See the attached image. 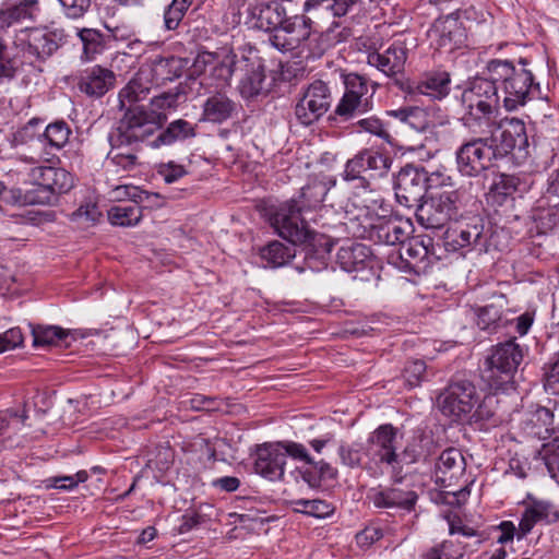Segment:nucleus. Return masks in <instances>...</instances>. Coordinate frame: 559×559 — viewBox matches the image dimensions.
Masks as SVG:
<instances>
[{
    "label": "nucleus",
    "mask_w": 559,
    "mask_h": 559,
    "mask_svg": "<svg viewBox=\"0 0 559 559\" xmlns=\"http://www.w3.org/2000/svg\"><path fill=\"white\" fill-rule=\"evenodd\" d=\"M473 183L462 185L455 190L443 191L420 202L416 217L425 228H441L449 221L463 218L467 207L478 210L480 203L472 192Z\"/></svg>",
    "instance_id": "f257e3e1"
},
{
    "label": "nucleus",
    "mask_w": 559,
    "mask_h": 559,
    "mask_svg": "<svg viewBox=\"0 0 559 559\" xmlns=\"http://www.w3.org/2000/svg\"><path fill=\"white\" fill-rule=\"evenodd\" d=\"M463 124L474 132L493 124L499 110V95L492 79L475 78L461 95Z\"/></svg>",
    "instance_id": "f03ea898"
},
{
    "label": "nucleus",
    "mask_w": 559,
    "mask_h": 559,
    "mask_svg": "<svg viewBox=\"0 0 559 559\" xmlns=\"http://www.w3.org/2000/svg\"><path fill=\"white\" fill-rule=\"evenodd\" d=\"M487 72L493 84L502 83L503 106L508 111L516 110L525 105L533 90L539 87L538 84L534 85L533 74L530 70L518 69L508 60H490L487 64Z\"/></svg>",
    "instance_id": "7ed1b4c3"
},
{
    "label": "nucleus",
    "mask_w": 559,
    "mask_h": 559,
    "mask_svg": "<svg viewBox=\"0 0 559 559\" xmlns=\"http://www.w3.org/2000/svg\"><path fill=\"white\" fill-rule=\"evenodd\" d=\"M67 41L64 31L48 26L20 29L14 37L17 55L29 64H41L51 58Z\"/></svg>",
    "instance_id": "20e7f679"
},
{
    "label": "nucleus",
    "mask_w": 559,
    "mask_h": 559,
    "mask_svg": "<svg viewBox=\"0 0 559 559\" xmlns=\"http://www.w3.org/2000/svg\"><path fill=\"white\" fill-rule=\"evenodd\" d=\"M167 120L165 112L145 106L128 107L117 128L119 145H138L151 138Z\"/></svg>",
    "instance_id": "39448f33"
},
{
    "label": "nucleus",
    "mask_w": 559,
    "mask_h": 559,
    "mask_svg": "<svg viewBox=\"0 0 559 559\" xmlns=\"http://www.w3.org/2000/svg\"><path fill=\"white\" fill-rule=\"evenodd\" d=\"M523 358V348L514 340L499 343L486 359L484 378L491 386L499 388L513 378Z\"/></svg>",
    "instance_id": "423d86ee"
},
{
    "label": "nucleus",
    "mask_w": 559,
    "mask_h": 559,
    "mask_svg": "<svg viewBox=\"0 0 559 559\" xmlns=\"http://www.w3.org/2000/svg\"><path fill=\"white\" fill-rule=\"evenodd\" d=\"M485 130H487L485 135L495 153L496 159L512 152H516L518 157L526 156L528 139L522 120L512 118L500 124L495 121L492 126L485 127Z\"/></svg>",
    "instance_id": "0eeeda50"
},
{
    "label": "nucleus",
    "mask_w": 559,
    "mask_h": 559,
    "mask_svg": "<svg viewBox=\"0 0 559 559\" xmlns=\"http://www.w3.org/2000/svg\"><path fill=\"white\" fill-rule=\"evenodd\" d=\"M392 160L386 155L374 150H362L345 164L343 179L356 181L364 189L370 186V180L385 176Z\"/></svg>",
    "instance_id": "6e6552de"
},
{
    "label": "nucleus",
    "mask_w": 559,
    "mask_h": 559,
    "mask_svg": "<svg viewBox=\"0 0 559 559\" xmlns=\"http://www.w3.org/2000/svg\"><path fill=\"white\" fill-rule=\"evenodd\" d=\"M478 401L477 390L467 379L453 380L437 397L442 414L456 420H465Z\"/></svg>",
    "instance_id": "1a4fd4ad"
},
{
    "label": "nucleus",
    "mask_w": 559,
    "mask_h": 559,
    "mask_svg": "<svg viewBox=\"0 0 559 559\" xmlns=\"http://www.w3.org/2000/svg\"><path fill=\"white\" fill-rule=\"evenodd\" d=\"M302 206L296 199L283 203L271 218L272 226L277 234L293 245L308 243L313 235L306 221L301 218Z\"/></svg>",
    "instance_id": "9d476101"
},
{
    "label": "nucleus",
    "mask_w": 559,
    "mask_h": 559,
    "mask_svg": "<svg viewBox=\"0 0 559 559\" xmlns=\"http://www.w3.org/2000/svg\"><path fill=\"white\" fill-rule=\"evenodd\" d=\"M493 159L495 153L486 135L464 142L455 152L456 168L466 177L479 176L491 166Z\"/></svg>",
    "instance_id": "9b49d317"
},
{
    "label": "nucleus",
    "mask_w": 559,
    "mask_h": 559,
    "mask_svg": "<svg viewBox=\"0 0 559 559\" xmlns=\"http://www.w3.org/2000/svg\"><path fill=\"white\" fill-rule=\"evenodd\" d=\"M332 95L323 81L310 83L295 106V118L302 126H311L323 117L331 107Z\"/></svg>",
    "instance_id": "f8f14e48"
},
{
    "label": "nucleus",
    "mask_w": 559,
    "mask_h": 559,
    "mask_svg": "<svg viewBox=\"0 0 559 559\" xmlns=\"http://www.w3.org/2000/svg\"><path fill=\"white\" fill-rule=\"evenodd\" d=\"M236 55L229 49L215 52L203 51L197 56L191 69L192 74L204 75L216 87L229 82L236 64Z\"/></svg>",
    "instance_id": "ddd939ff"
},
{
    "label": "nucleus",
    "mask_w": 559,
    "mask_h": 559,
    "mask_svg": "<svg viewBox=\"0 0 559 559\" xmlns=\"http://www.w3.org/2000/svg\"><path fill=\"white\" fill-rule=\"evenodd\" d=\"M28 177L41 193L29 199L33 203H49L53 195L66 193L73 187L72 175L63 168L37 166L31 169Z\"/></svg>",
    "instance_id": "4468645a"
},
{
    "label": "nucleus",
    "mask_w": 559,
    "mask_h": 559,
    "mask_svg": "<svg viewBox=\"0 0 559 559\" xmlns=\"http://www.w3.org/2000/svg\"><path fill=\"white\" fill-rule=\"evenodd\" d=\"M454 226L449 227L444 235V246L448 251H457L466 247H485L484 219L478 214L465 216L455 221Z\"/></svg>",
    "instance_id": "2eb2a0df"
},
{
    "label": "nucleus",
    "mask_w": 559,
    "mask_h": 559,
    "mask_svg": "<svg viewBox=\"0 0 559 559\" xmlns=\"http://www.w3.org/2000/svg\"><path fill=\"white\" fill-rule=\"evenodd\" d=\"M427 171L413 165L403 167L395 179L397 202L408 209L417 207L427 191Z\"/></svg>",
    "instance_id": "dca6fc26"
},
{
    "label": "nucleus",
    "mask_w": 559,
    "mask_h": 559,
    "mask_svg": "<svg viewBox=\"0 0 559 559\" xmlns=\"http://www.w3.org/2000/svg\"><path fill=\"white\" fill-rule=\"evenodd\" d=\"M350 36V28L342 26L340 22H333L324 32L313 31L312 26H309V35L305 36L296 56L306 59L321 58L329 49L346 41Z\"/></svg>",
    "instance_id": "f3484780"
},
{
    "label": "nucleus",
    "mask_w": 559,
    "mask_h": 559,
    "mask_svg": "<svg viewBox=\"0 0 559 559\" xmlns=\"http://www.w3.org/2000/svg\"><path fill=\"white\" fill-rule=\"evenodd\" d=\"M309 26H312L310 17L306 15L290 16L280 28H276L274 34H271L269 40L277 50L296 55L305 36L309 35Z\"/></svg>",
    "instance_id": "a211bd4d"
},
{
    "label": "nucleus",
    "mask_w": 559,
    "mask_h": 559,
    "mask_svg": "<svg viewBox=\"0 0 559 559\" xmlns=\"http://www.w3.org/2000/svg\"><path fill=\"white\" fill-rule=\"evenodd\" d=\"M389 115L417 132H424L449 122L448 117L442 115L441 110L436 107L405 106L389 111Z\"/></svg>",
    "instance_id": "6ab92c4d"
},
{
    "label": "nucleus",
    "mask_w": 559,
    "mask_h": 559,
    "mask_svg": "<svg viewBox=\"0 0 559 559\" xmlns=\"http://www.w3.org/2000/svg\"><path fill=\"white\" fill-rule=\"evenodd\" d=\"M466 461L459 449L448 448L441 452L435 467L436 483L444 488L453 487L464 476Z\"/></svg>",
    "instance_id": "aec40b11"
},
{
    "label": "nucleus",
    "mask_w": 559,
    "mask_h": 559,
    "mask_svg": "<svg viewBox=\"0 0 559 559\" xmlns=\"http://www.w3.org/2000/svg\"><path fill=\"white\" fill-rule=\"evenodd\" d=\"M367 497L376 508L402 509L408 512L414 509L418 498L415 491L395 484L391 487L371 488Z\"/></svg>",
    "instance_id": "412c9836"
},
{
    "label": "nucleus",
    "mask_w": 559,
    "mask_h": 559,
    "mask_svg": "<svg viewBox=\"0 0 559 559\" xmlns=\"http://www.w3.org/2000/svg\"><path fill=\"white\" fill-rule=\"evenodd\" d=\"M284 451L277 443H265L258 447L254 471L269 480H280L285 471Z\"/></svg>",
    "instance_id": "4be33fe9"
},
{
    "label": "nucleus",
    "mask_w": 559,
    "mask_h": 559,
    "mask_svg": "<svg viewBox=\"0 0 559 559\" xmlns=\"http://www.w3.org/2000/svg\"><path fill=\"white\" fill-rule=\"evenodd\" d=\"M413 231L409 221L389 219L370 224L369 238L386 246L404 245Z\"/></svg>",
    "instance_id": "5701e85b"
},
{
    "label": "nucleus",
    "mask_w": 559,
    "mask_h": 559,
    "mask_svg": "<svg viewBox=\"0 0 559 559\" xmlns=\"http://www.w3.org/2000/svg\"><path fill=\"white\" fill-rule=\"evenodd\" d=\"M116 84V74L108 68L94 66L86 69L78 83L79 90L90 97L100 98Z\"/></svg>",
    "instance_id": "b1692460"
},
{
    "label": "nucleus",
    "mask_w": 559,
    "mask_h": 559,
    "mask_svg": "<svg viewBox=\"0 0 559 559\" xmlns=\"http://www.w3.org/2000/svg\"><path fill=\"white\" fill-rule=\"evenodd\" d=\"M370 447L368 453L378 459L381 463H386L395 467L397 457L396 452V429L391 425L380 426L369 438Z\"/></svg>",
    "instance_id": "393cba45"
},
{
    "label": "nucleus",
    "mask_w": 559,
    "mask_h": 559,
    "mask_svg": "<svg viewBox=\"0 0 559 559\" xmlns=\"http://www.w3.org/2000/svg\"><path fill=\"white\" fill-rule=\"evenodd\" d=\"M154 82L150 76V71L141 67L134 76L122 87L118 94L119 108L121 110L147 97Z\"/></svg>",
    "instance_id": "a878e982"
},
{
    "label": "nucleus",
    "mask_w": 559,
    "mask_h": 559,
    "mask_svg": "<svg viewBox=\"0 0 559 559\" xmlns=\"http://www.w3.org/2000/svg\"><path fill=\"white\" fill-rule=\"evenodd\" d=\"M406 59V49L402 46L392 45L383 52L373 51L368 53L367 62L391 78L403 72Z\"/></svg>",
    "instance_id": "bb28decb"
},
{
    "label": "nucleus",
    "mask_w": 559,
    "mask_h": 559,
    "mask_svg": "<svg viewBox=\"0 0 559 559\" xmlns=\"http://www.w3.org/2000/svg\"><path fill=\"white\" fill-rule=\"evenodd\" d=\"M524 511L522 513L518 538L521 539L532 532L533 527L540 522H548L552 504L547 500L536 499L532 496L522 501Z\"/></svg>",
    "instance_id": "cd10ccee"
},
{
    "label": "nucleus",
    "mask_w": 559,
    "mask_h": 559,
    "mask_svg": "<svg viewBox=\"0 0 559 559\" xmlns=\"http://www.w3.org/2000/svg\"><path fill=\"white\" fill-rule=\"evenodd\" d=\"M41 13L39 0H16L0 10V25L9 28L14 24L37 21Z\"/></svg>",
    "instance_id": "c85d7f7f"
},
{
    "label": "nucleus",
    "mask_w": 559,
    "mask_h": 559,
    "mask_svg": "<svg viewBox=\"0 0 559 559\" xmlns=\"http://www.w3.org/2000/svg\"><path fill=\"white\" fill-rule=\"evenodd\" d=\"M432 246V239H420L418 237H414L412 239L408 238L402 245L399 254L396 257L392 255L391 262L396 264V260H401L403 267H416L423 264V267L429 264L430 250L429 247Z\"/></svg>",
    "instance_id": "c756f323"
},
{
    "label": "nucleus",
    "mask_w": 559,
    "mask_h": 559,
    "mask_svg": "<svg viewBox=\"0 0 559 559\" xmlns=\"http://www.w3.org/2000/svg\"><path fill=\"white\" fill-rule=\"evenodd\" d=\"M188 64V59L169 56L155 58L150 66H144V68L150 71L153 82L159 85L180 78Z\"/></svg>",
    "instance_id": "7c9ffc66"
},
{
    "label": "nucleus",
    "mask_w": 559,
    "mask_h": 559,
    "mask_svg": "<svg viewBox=\"0 0 559 559\" xmlns=\"http://www.w3.org/2000/svg\"><path fill=\"white\" fill-rule=\"evenodd\" d=\"M433 33L438 36L437 43L439 48L449 52L460 48L466 38L462 24L457 19L450 15L435 23Z\"/></svg>",
    "instance_id": "2f4dec72"
},
{
    "label": "nucleus",
    "mask_w": 559,
    "mask_h": 559,
    "mask_svg": "<svg viewBox=\"0 0 559 559\" xmlns=\"http://www.w3.org/2000/svg\"><path fill=\"white\" fill-rule=\"evenodd\" d=\"M238 88L242 98L247 100L255 99L267 93L265 87V67L260 60L252 61L249 64Z\"/></svg>",
    "instance_id": "473e14b6"
},
{
    "label": "nucleus",
    "mask_w": 559,
    "mask_h": 559,
    "mask_svg": "<svg viewBox=\"0 0 559 559\" xmlns=\"http://www.w3.org/2000/svg\"><path fill=\"white\" fill-rule=\"evenodd\" d=\"M202 108L204 120L222 123L231 118L237 110V104L225 93L216 92L204 102Z\"/></svg>",
    "instance_id": "72a5a7b5"
},
{
    "label": "nucleus",
    "mask_w": 559,
    "mask_h": 559,
    "mask_svg": "<svg viewBox=\"0 0 559 559\" xmlns=\"http://www.w3.org/2000/svg\"><path fill=\"white\" fill-rule=\"evenodd\" d=\"M450 82L448 72H430L425 74L415 86H409V93L427 95L433 99H442L450 92Z\"/></svg>",
    "instance_id": "f704fd0d"
},
{
    "label": "nucleus",
    "mask_w": 559,
    "mask_h": 559,
    "mask_svg": "<svg viewBox=\"0 0 559 559\" xmlns=\"http://www.w3.org/2000/svg\"><path fill=\"white\" fill-rule=\"evenodd\" d=\"M554 425V414L546 407H539L531 414V417L525 421V431L527 435L535 437L539 440H554L559 436V430H556Z\"/></svg>",
    "instance_id": "c9c22d12"
},
{
    "label": "nucleus",
    "mask_w": 559,
    "mask_h": 559,
    "mask_svg": "<svg viewBox=\"0 0 559 559\" xmlns=\"http://www.w3.org/2000/svg\"><path fill=\"white\" fill-rule=\"evenodd\" d=\"M258 14H255V12L252 13L257 16V27L271 32L272 34H274L276 28H280L288 19L283 4L276 1L262 3L258 8Z\"/></svg>",
    "instance_id": "e433bc0d"
},
{
    "label": "nucleus",
    "mask_w": 559,
    "mask_h": 559,
    "mask_svg": "<svg viewBox=\"0 0 559 559\" xmlns=\"http://www.w3.org/2000/svg\"><path fill=\"white\" fill-rule=\"evenodd\" d=\"M195 136L193 124L183 119H177L170 122L152 142V147H160L171 145L177 141H185Z\"/></svg>",
    "instance_id": "4c0bfd02"
},
{
    "label": "nucleus",
    "mask_w": 559,
    "mask_h": 559,
    "mask_svg": "<svg viewBox=\"0 0 559 559\" xmlns=\"http://www.w3.org/2000/svg\"><path fill=\"white\" fill-rule=\"evenodd\" d=\"M369 257L370 249L358 242L341 247L336 254L338 264L346 272L361 269Z\"/></svg>",
    "instance_id": "58836bf2"
},
{
    "label": "nucleus",
    "mask_w": 559,
    "mask_h": 559,
    "mask_svg": "<svg viewBox=\"0 0 559 559\" xmlns=\"http://www.w3.org/2000/svg\"><path fill=\"white\" fill-rule=\"evenodd\" d=\"M373 108L371 96L362 97L344 94L335 108V114L344 120L356 119Z\"/></svg>",
    "instance_id": "ea45409f"
},
{
    "label": "nucleus",
    "mask_w": 559,
    "mask_h": 559,
    "mask_svg": "<svg viewBox=\"0 0 559 559\" xmlns=\"http://www.w3.org/2000/svg\"><path fill=\"white\" fill-rule=\"evenodd\" d=\"M507 306L504 295L492 297V301L480 308L477 312V325L481 330L496 329L502 319L503 309Z\"/></svg>",
    "instance_id": "a19ab883"
},
{
    "label": "nucleus",
    "mask_w": 559,
    "mask_h": 559,
    "mask_svg": "<svg viewBox=\"0 0 559 559\" xmlns=\"http://www.w3.org/2000/svg\"><path fill=\"white\" fill-rule=\"evenodd\" d=\"M82 45L83 52L81 59L84 61H92L96 56L100 55L106 47L105 35L94 28H83L78 33Z\"/></svg>",
    "instance_id": "79ce46f5"
},
{
    "label": "nucleus",
    "mask_w": 559,
    "mask_h": 559,
    "mask_svg": "<svg viewBox=\"0 0 559 559\" xmlns=\"http://www.w3.org/2000/svg\"><path fill=\"white\" fill-rule=\"evenodd\" d=\"M261 259L267 266L280 267L287 264L296 255L293 247H287L280 241H272L260 251Z\"/></svg>",
    "instance_id": "37998d69"
},
{
    "label": "nucleus",
    "mask_w": 559,
    "mask_h": 559,
    "mask_svg": "<svg viewBox=\"0 0 559 559\" xmlns=\"http://www.w3.org/2000/svg\"><path fill=\"white\" fill-rule=\"evenodd\" d=\"M69 332L59 326H37L33 329V343L35 346H69L67 338Z\"/></svg>",
    "instance_id": "c03bdc74"
},
{
    "label": "nucleus",
    "mask_w": 559,
    "mask_h": 559,
    "mask_svg": "<svg viewBox=\"0 0 559 559\" xmlns=\"http://www.w3.org/2000/svg\"><path fill=\"white\" fill-rule=\"evenodd\" d=\"M108 218L112 225L130 227L141 221L142 213L140 206L135 203L130 205H116L108 211Z\"/></svg>",
    "instance_id": "a18cd8bd"
},
{
    "label": "nucleus",
    "mask_w": 559,
    "mask_h": 559,
    "mask_svg": "<svg viewBox=\"0 0 559 559\" xmlns=\"http://www.w3.org/2000/svg\"><path fill=\"white\" fill-rule=\"evenodd\" d=\"M326 193V185L322 181L314 180L301 189L300 198L296 201L302 206L304 212L306 209L316 207L321 204Z\"/></svg>",
    "instance_id": "49530a36"
},
{
    "label": "nucleus",
    "mask_w": 559,
    "mask_h": 559,
    "mask_svg": "<svg viewBox=\"0 0 559 559\" xmlns=\"http://www.w3.org/2000/svg\"><path fill=\"white\" fill-rule=\"evenodd\" d=\"M295 510L318 519L326 518L333 513V507L321 499H297L293 501Z\"/></svg>",
    "instance_id": "de8ad7c7"
},
{
    "label": "nucleus",
    "mask_w": 559,
    "mask_h": 559,
    "mask_svg": "<svg viewBox=\"0 0 559 559\" xmlns=\"http://www.w3.org/2000/svg\"><path fill=\"white\" fill-rule=\"evenodd\" d=\"M498 401L492 395L485 396L481 401L479 400L476 404V407L466 416L465 420H468L471 424L475 423H485L493 419L497 411Z\"/></svg>",
    "instance_id": "09e8293b"
},
{
    "label": "nucleus",
    "mask_w": 559,
    "mask_h": 559,
    "mask_svg": "<svg viewBox=\"0 0 559 559\" xmlns=\"http://www.w3.org/2000/svg\"><path fill=\"white\" fill-rule=\"evenodd\" d=\"M338 456L341 463L349 468H356L361 465L365 447L361 442H341L338 445Z\"/></svg>",
    "instance_id": "8fccbe9b"
},
{
    "label": "nucleus",
    "mask_w": 559,
    "mask_h": 559,
    "mask_svg": "<svg viewBox=\"0 0 559 559\" xmlns=\"http://www.w3.org/2000/svg\"><path fill=\"white\" fill-rule=\"evenodd\" d=\"M193 0H173L164 13V24L168 31L176 29Z\"/></svg>",
    "instance_id": "3c124183"
},
{
    "label": "nucleus",
    "mask_w": 559,
    "mask_h": 559,
    "mask_svg": "<svg viewBox=\"0 0 559 559\" xmlns=\"http://www.w3.org/2000/svg\"><path fill=\"white\" fill-rule=\"evenodd\" d=\"M70 134L71 130L67 122L56 121L46 127L43 136L50 146L61 148L69 141Z\"/></svg>",
    "instance_id": "603ef678"
},
{
    "label": "nucleus",
    "mask_w": 559,
    "mask_h": 559,
    "mask_svg": "<svg viewBox=\"0 0 559 559\" xmlns=\"http://www.w3.org/2000/svg\"><path fill=\"white\" fill-rule=\"evenodd\" d=\"M102 212L96 203L81 204L70 216V219L82 227L94 226L100 218Z\"/></svg>",
    "instance_id": "864d4df0"
},
{
    "label": "nucleus",
    "mask_w": 559,
    "mask_h": 559,
    "mask_svg": "<svg viewBox=\"0 0 559 559\" xmlns=\"http://www.w3.org/2000/svg\"><path fill=\"white\" fill-rule=\"evenodd\" d=\"M28 418L26 412L19 415L13 411H5L0 413V437H11V432L19 431Z\"/></svg>",
    "instance_id": "5fc2aeb1"
},
{
    "label": "nucleus",
    "mask_w": 559,
    "mask_h": 559,
    "mask_svg": "<svg viewBox=\"0 0 559 559\" xmlns=\"http://www.w3.org/2000/svg\"><path fill=\"white\" fill-rule=\"evenodd\" d=\"M543 455L547 469L552 478L559 476V436L543 444Z\"/></svg>",
    "instance_id": "6e6d98bb"
},
{
    "label": "nucleus",
    "mask_w": 559,
    "mask_h": 559,
    "mask_svg": "<svg viewBox=\"0 0 559 559\" xmlns=\"http://www.w3.org/2000/svg\"><path fill=\"white\" fill-rule=\"evenodd\" d=\"M345 93L356 97L373 96V92H369L367 80L356 73H350L345 76Z\"/></svg>",
    "instance_id": "4d7b16f0"
},
{
    "label": "nucleus",
    "mask_w": 559,
    "mask_h": 559,
    "mask_svg": "<svg viewBox=\"0 0 559 559\" xmlns=\"http://www.w3.org/2000/svg\"><path fill=\"white\" fill-rule=\"evenodd\" d=\"M423 441V439H413L411 442H408L404 450L401 453H397L395 467L402 466L404 464H413L424 457L425 455L420 444Z\"/></svg>",
    "instance_id": "13d9d810"
},
{
    "label": "nucleus",
    "mask_w": 559,
    "mask_h": 559,
    "mask_svg": "<svg viewBox=\"0 0 559 559\" xmlns=\"http://www.w3.org/2000/svg\"><path fill=\"white\" fill-rule=\"evenodd\" d=\"M354 126L357 128L359 132L365 131L386 141H389L390 139V134L384 128V124L379 118L374 116L360 118L355 122Z\"/></svg>",
    "instance_id": "bf43d9fd"
},
{
    "label": "nucleus",
    "mask_w": 559,
    "mask_h": 559,
    "mask_svg": "<svg viewBox=\"0 0 559 559\" xmlns=\"http://www.w3.org/2000/svg\"><path fill=\"white\" fill-rule=\"evenodd\" d=\"M88 478L86 471H79L74 475L57 476L48 479L49 486L58 489L71 490L80 483H84Z\"/></svg>",
    "instance_id": "052dcab7"
},
{
    "label": "nucleus",
    "mask_w": 559,
    "mask_h": 559,
    "mask_svg": "<svg viewBox=\"0 0 559 559\" xmlns=\"http://www.w3.org/2000/svg\"><path fill=\"white\" fill-rule=\"evenodd\" d=\"M276 443L281 445L284 451L285 461L289 455L295 460L302 461L307 464H313V459L310 456L304 444L294 441H282Z\"/></svg>",
    "instance_id": "680f3d73"
},
{
    "label": "nucleus",
    "mask_w": 559,
    "mask_h": 559,
    "mask_svg": "<svg viewBox=\"0 0 559 559\" xmlns=\"http://www.w3.org/2000/svg\"><path fill=\"white\" fill-rule=\"evenodd\" d=\"M362 202L368 211L373 212L379 218L385 216L388 209L384 207V199L374 189L364 190Z\"/></svg>",
    "instance_id": "e2e57ef3"
},
{
    "label": "nucleus",
    "mask_w": 559,
    "mask_h": 559,
    "mask_svg": "<svg viewBox=\"0 0 559 559\" xmlns=\"http://www.w3.org/2000/svg\"><path fill=\"white\" fill-rule=\"evenodd\" d=\"M425 372V361L417 359L406 365L404 369V377L409 386H417L423 380Z\"/></svg>",
    "instance_id": "0e129e2a"
},
{
    "label": "nucleus",
    "mask_w": 559,
    "mask_h": 559,
    "mask_svg": "<svg viewBox=\"0 0 559 559\" xmlns=\"http://www.w3.org/2000/svg\"><path fill=\"white\" fill-rule=\"evenodd\" d=\"M64 14L70 19H79L85 14L91 0H58Z\"/></svg>",
    "instance_id": "69168bd1"
},
{
    "label": "nucleus",
    "mask_w": 559,
    "mask_h": 559,
    "mask_svg": "<svg viewBox=\"0 0 559 559\" xmlns=\"http://www.w3.org/2000/svg\"><path fill=\"white\" fill-rule=\"evenodd\" d=\"M179 93H163L151 99L150 107L147 109H155L156 111L164 112L169 108H175L178 105Z\"/></svg>",
    "instance_id": "338daca9"
},
{
    "label": "nucleus",
    "mask_w": 559,
    "mask_h": 559,
    "mask_svg": "<svg viewBox=\"0 0 559 559\" xmlns=\"http://www.w3.org/2000/svg\"><path fill=\"white\" fill-rule=\"evenodd\" d=\"M23 343V335L19 328H12L0 335V353L13 349Z\"/></svg>",
    "instance_id": "774afa93"
}]
</instances>
